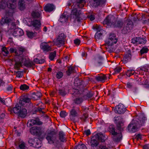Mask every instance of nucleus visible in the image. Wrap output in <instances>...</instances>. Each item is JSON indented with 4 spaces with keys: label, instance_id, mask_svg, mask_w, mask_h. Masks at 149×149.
Instances as JSON below:
<instances>
[{
    "label": "nucleus",
    "instance_id": "obj_1",
    "mask_svg": "<svg viewBox=\"0 0 149 149\" xmlns=\"http://www.w3.org/2000/svg\"><path fill=\"white\" fill-rule=\"evenodd\" d=\"M6 7L11 9L8 11L6 10V17L4 18H2L0 21V24L1 25L4 24H8L11 21V19L9 18V16H12L13 14V9L15 8V6L12 3L8 1L7 0H3L0 2V9H4Z\"/></svg>",
    "mask_w": 149,
    "mask_h": 149
},
{
    "label": "nucleus",
    "instance_id": "obj_2",
    "mask_svg": "<svg viewBox=\"0 0 149 149\" xmlns=\"http://www.w3.org/2000/svg\"><path fill=\"white\" fill-rule=\"evenodd\" d=\"M146 120V118L145 117L140 118L139 119L136 118L133 119L128 126V131L131 132H134L137 131L138 129L144 124Z\"/></svg>",
    "mask_w": 149,
    "mask_h": 149
},
{
    "label": "nucleus",
    "instance_id": "obj_3",
    "mask_svg": "<svg viewBox=\"0 0 149 149\" xmlns=\"http://www.w3.org/2000/svg\"><path fill=\"white\" fill-rule=\"evenodd\" d=\"M103 24H107L108 26L111 27L120 29L125 25L122 21L120 20L116 21L114 17H110L108 16L104 19L103 22Z\"/></svg>",
    "mask_w": 149,
    "mask_h": 149
},
{
    "label": "nucleus",
    "instance_id": "obj_4",
    "mask_svg": "<svg viewBox=\"0 0 149 149\" xmlns=\"http://www.w3.org/2000/svg\"><path fill=\"white\" fill-rule=\"evenodd\" d=\"M105 141V136L101 133H97L93 136L92 137L90 141V145L93 148L97 146L99 144L98 141L101 142Z\"/></svg>",
    "mask_w": 149,
    "mask_h": 149
},
{
    "label": "nucleus",
    "instance_id": "obj_5",
    "mask_svg": "<svg viewBox=\"0 0 149 149\" xmlns=\"http://www.w3.org/2000/svg\"><path fill=\"white\" fill-rule=\"evenodd\" d=\"M109 127L110 132L113 135L112 137L113 141L118 142L120 141L122 138V133L121 132L118 133L115 132V127L113 125H110Z\"/></svg>",
    "mask_w": 149,
    "mask_h": 149
},
{
    "label": "nucleus",
    "instance_id": "obj_6",
    "mask_svg": "<svg viewBox=\"0 0 149 149\" xmlns=\"http://www.w3.org/2000/svg\"><path fill=\"white\" fill-rule=\"evenodd\" d=\"M22 63H23L25 66L29 67H31L34 65L33 62L26 60L25 58H22L21 61H17L15 62L14 65L15 68L17 70H19V68L22 66Z\"/></svg>",
    "mask_w": 149,
    "mask_h": 149
},
{
    "label": "nucleus",
    "instance_id": "obj_7",
    "mask_svg": "<svg viewBox=\"0 0 149 149\" xmlns=\"http://www.w3.org/2000/svg\"><path fill=\"white\" fill-rule=\"evenodd\" d=\"M126 26H124L122 30V32L123 34L127 33L132 29L133 24L132 21L130 19H127L126 20Z\"/></svg>",
    "mask_w": 149,
    "mask_h": 149
},
{
    "label": "nucleus",
    "instance_id": "obj_8",
    "mask_svg": "<svg viewBox=\"0 0 149 149\" xmlns=\"http://www.w3.org/2000/svg\"><path fill=\"white\" fill-rule=\"evenodd\" d=\"M56 133L54 130L49 131L46 138L50 144H53L56 138Z\"/></svg>",
    "mask_w": 149,
    "mask_h": 149
},
{
    "label": "nucleus",
    "instance_id": "obj_9",
    "mask_svg": "<svg viewBox=\"0 0 149 149\" xmlns=\"http://www.w3.org/2000/svg\"><path fill=\"white\" fill-rule=\"evenodd\" d=\"M31 99L27 95H22L20 98L19 103V104L23 106L26 105V104L29 103L31 101Z\"/></svg>",
    "mask_w": 149,
    "mask_h": 149
},
{
    "label": "nucleus",
    "instance_id": "obj_10",
    "mask_svg": "<svg viewBox=\"0 0 149 149\" xmlns=\"http://www.w3.org/2000/svg\"><path fill=\"white\" fill-rule=\"evenodd\" d=\"M114 109V111L116 113L118 114H123L126 111V108L124 105L121 103L119 104Z\"/></svg>",
    "mask_w": 149,
    "mask_h": 149
},
{
    "label": "nucleus",
    "instance_id": "obj_11",
    "mask_svg": "<svg viewBox=\"0 0 149 149\" xmlns=\"http://www.w3.org/2000/svg\"><path fill=\"white\" fill-rule=\"evenodd\" d=\"M42 124V122L40 121L39 118H36L35 119H31L29 120L27 125L31 127L34 125H41Z\"/></svg>",
    "mask_w": 149,
    "mask_h": 149
},
{
    "label": "nucleus",
    "instance_id": "obj_12",
    "mask_svg": "<svg viewBox=\"0 0 149 149\" xmlns=\"http://www.w3.org/2000/svg\"><path fill=\"white\" fill-rule=\"evenodd\" d=\"M144 38H133L132 39V43L133 44H145L146 43Z\"/></svg>",
    "mask_w": 149,
    "mask_h": 149
},
{
    "label": "nucleus",
    "instance_id": "obj_13",
    "mask_svg": "<svg viewBox=\"0 0 149 149\" xmlns=\"http://www.w3.org/2000/svg\"><path fill=\"white\" fill-rule=\"evenodd\" d=\"M40 48L43 50L44 52L47 53L52 51V48L50 46L48 45L46 42H43L41 44Z\"/></svg>",
    "mask_w": 149,
    "mask_h": 149
},
{
    "label": "nucleus",
    "instance_id": "obj_14",
    "mask_svg": "<svg viewBox=\"0 0 149 149\" xmlns=\"http://www.w3.org/2000/svg\"><path fill=\"white\" fill-rule=\"evenodd\" d=\"M24 34L23 31L20 28H16L15 29V31L13 34L15 37H19Z\"/></svg>",
    "mask_w": 149,
    "mask_h": 149
},
{
    "label": "nucleus",
    "instance_id": "obj_15",
    "mask_svg": "<svg viewBox=\"0 0 149 149\" xmlns=\"http://www.w3.org/2000/svg\"><path fill=\"white\" fill-rule=\"evenodd\" d=\"M118 41V39L116 38H109L105 41L106 43L109 46H112L114 44H116Z\"/></svg>",
    "mask_w": 149,
    "mask_h": 149
},
{
    "label": "nucleus",
    "instance_id": "obj_16",
    "mask_svg": "<svg viewBox=\"0 0 149 149\" xmlns=\"http://www.w3.org/2000/svg\"><path fill=\"white\" fill-rule=\"evenodd\" d=\"M131 55L130 50H128V52L124 56L123 59V61L125 63H126L131 59Z\"/></svg>",
    "mask_w": 149,
    "mask_h": 149
},
{
    "label": "nucleus",
    "instance_id": "obj_17",
    "mask_svg": "<svg viewBox=\"0 0 149 149\" xmlns=\"http://www.w3.org/2000/svg\"><path fill=\"white\" fill-rule=\"evenodd\" d=\"M95 63L97 66H100L102 64L103 57L100 55H98L95 59Z\"/></svg>",
    "mask_w": 149,
    "mask_h": 149
},
{
    "label": "nucleus",
    "instance_id": "obj_18",
    "mask_svg": "<svg viewBox=\"0 0 149 149\" xmlns=\"http://www.w3.org/2000/svg\"><path fill=\"white\" fill-rule=\"evenodd\" d=\"M64 41L63 38H57L54 40V44L56 45H63L64 44Z\"/></svg>",
    "mask_w": 149,
    "mask_h": 149
},
{
    "label": "nucleus",
    "instance_id": "obj_19",
    "mask_svg": "<svg viewBox=\"0 0 149 149\" xmlns=\"http://www.w3.org/2000/svg\"><path fill=\"white\" fill-rule=\"evenodd\" d=\"M32 25L34 27L35 29L38 30L39 29L41 25L40 21L38 20H35L32 22Z\"/></svg>",
    "mask_w": 149,
    "mask_h": 149
},
{
    "label": "nucleus",
    "instance_id": "obj_20",
    "mask_svg": "<svg viewBox=\"0 0 149 149\" xmlns=\"http://www.w3.org/2000/svg\"><path fill=\"white\" fill-rule=\"evenodd\" d=\"M81 11L80 10L77 9L76 8H74L72 10L71 16L73 15L75 16V17H79L81 14Z\"/></svg>",
    "mask_w": 149,
    "mask_h": 149
},
{
    "label": "nucleus",
    "instance_id": "obj_21",
    "mask_svg": "<svg viewBox=\"0 0 149 149\" xmlns=\"http://www.w3.org/2000/svg\"><path fill=\"white\" fill-rule=\"evenodd\" d=\"M76 97L73 100V103L77 105L81 104L83 101V99L81 97H79L78 96H76Z\"/></svg>",
    "mask_w": 149,
    "mask_h": 149
},
{
    "label": "nucleus",
    "instance_id": "obj_22",
    "mask_svg": "<svg viewBox=\"0 0 149 149\" xmlns=\"http://www.w3.org/2000/svg\"><path fill=\"white\" fill-rule=\"evenodd\" d=\"M73 108V109H72L70 112V117L71 120H75V118L77 116V113L76 111L74 109V107Z\"/></svg>",
    "mask_w": 149,
    "mask_h": 149
},
{
    "label": "nucleus",
    "instance_id": "obj_23",
    "mask_svg": "<svg viewBox=\"0 0 149 149\" xmlns=\"http://www.w3.org/2000/svg\"><path fill=\"white\" fill-rule=\"evenodd\" d=\"M27 114V110L25 108L20 109V111L18 115L19 116L22 118H24L26 116Z\"/></svg>",
    "mask_w": 149,
    "mask_h": 149
},
{
    "label": "nucleus",
    "instance_id": "obj_24",
    "mask_svg": "<svg viewBox=\"0 0 149 149\" xmlns=\"http://www.w3.org/2000/svg\"><path fill=\"white\" fill-rule=\"evenodd\" d=\"M68 15L64 13L61 16L59 20L62 23L65 22L68 20Z\"/></svg>",
    "mask_w": 149,
    "mask_h": 149
},
{
    "label": "nucleus",
    "instance_id": "obj_25",
    "mask_svg": "<svg viewBox=\"0 0 149 149\" xmlns=\"http://www.w3.org/2000/svg\"><path fill=\"white\" fill-rule=\"evenodd\" d=\"M18 6L19 8L21 10H23L25 8L24 2V0H19Z\"/></svg>",
    "mask_w": 149,
    "mask_h": 149
},
{
    "label": "nucleus",
    "instance_id": "obj_26",
    "mask_svg": "<svg viewBox=\"0 0 149 149\" xmlns=\"http://www.w3.org/2000/svg\"><path fill=\"white\" fill-rule=\"evenodd\" d=\"M95 78L98 81L104 82V81L107 79V77L105 75L102 74L96 77Z\"/></svg>",
    "mask_w": 149,
    "mask_h": 149
},
{
    "label": "nucleus",
    "instance_id": "obj_27",
    "mask_svg": "<svg viewBox=\"0 0 149 149\" xmlns=\"http://www.w3.org/2000/svg\"><path fill=\"white\" fill-rule=\"evenodd\" d=\"M54 9V6L51 4H47L44 7V10L47 12H50Z\"/></svg>",
    "mask_w": 149,
    "mask_h": 149
},
{
    "label": "nucleus",
    "instance_id": "obj_28",
    "mask_svg": "<svg viewBox=\"0 0 149 149\" xmlns=\"http://www.w3.org/2000/svg\"><path fill=\"white\" fill-rule=\"evenodd\" d=\"M42 96V93L40 92H38L36 93H32V97L34 100H37L40 98Z\"/></svg>",
    "mask_w": 149,
    "mask_h": 149
},
{
    "label": "nucleus",
    "instance_id": "obj_29",
    "mask_svg": "<svg viewBox=\"0 0 149 149\" xmlns=\"http://www.w3.org/2000/svg\"><path fill=\"white\" fill-rule=\"evenodd\" d=\"M85 1V0H76L77 7L82 8L84 6L83 3H84Z\"/></svg>",
    "mask_w": 149,
    "mask_h": 149
},
{
    "label": "nucleus",
    "instance_id": "obj_30",
    "mask_svg": "<svg viewBox=\"0 0 149 149\" xmlns=\"http://www.w3.org/2000/svg\"><path fill=\"white\" fill-rule=\"evenodd\" d=\"M44 128L40 127H38V132H37L36 136L39 137L42 134L45 133Z\"/></svg>",
    "mask_w": 149,
    "mask_h": 149
},
{
    "label": "nucleus",
    "instance_id": "obj_31",
    "mask_svg": "<svg viewBox=\"0 0 149 149\" xmlns=\"http://www.w3.org/2000/svg\"><path fill=\"white\" fill-rule=\"evenodd\" d=\"M38 129V127L37 126L32 127L30 129V132L31 134L36 136Z\"/></svg>",
    "mask_w": 149,
    "mask_h": 149
},
{
    "label": "nucleus",
    "instance_id": "obj_32",
    "mask_svg": "<svg viewBox=\"0 0 149 149\" xmlns=\"http://www.w3.org/2000/svg\"><path fill=\"white\" fill-rule=\"evenodd\" d=\"M106 0H93L94 4L96 6H97L100 5H102L106 1Z\"/></svg>",
    "mask_w": 149,
    "mask_h": 149
},
{
    "label": "nucleus",
    "instance_id": "obj_33",
    "mask_svg": "<svg viewBox=\"0 0 149 149\" xmlns=\"http://www.w3.org/2000/svg\"><path fill=\"white\" fill-rule=\"evenodd\" d=\"M20 109V107L18 104H17L15 107L13 109V111L15 113H18L19 114Z\"/></svg>",
    "mask_w": 149,
    "mask_h": 149
},
{
    "label": "nucleus",
    "instance_id": "obj_34",
    "mask_svg": "<svg viewBox=\"0 0 149 149\" xmlns=\"http://www.w3.org/2000/svg\"><path fill=\"white\" fill-rule=\"evenodd\" d=\"M58 92L60 95L62 96H64L66 94V92L65 91V88L64 87L62 88L59 89Z\"/></svg>",
    "mask_w": 149,
    "mask_h": 149
},
{
    "label": "nucleus",
    "instance_id": "obj_35",
    "mask_svg": "<svg viewBox=\"0 0 149 149\" xmlns=\"http://www.w3.org/2000/svg\"><path fill=\"white\" fill-rule=\"evenodd\" d=\"M26 33L27 36L28 37H36L37 33H33L32 31H30L29 30L26 31Z\"/></svg>",
    "mask_w": 149,
    "mask_h": 149
},
{
    "label": "nucleus",
    "instance_id": "obj_36",
    "mask_svg": "<svg viewBox=\"0 0 149 149\" xmlns=\"http://www.w3.org/2000/svg\"><path fill=\"white\" fill-rule=\"evenodd\" d=\"M59 139L62 142H64L65 140L64 134L63 132L61 131L59 132Z\"/></svg>",
    "mask_w": 149,
    "mask_h": 149
},
{
    "label": "nucleus",
    "instance_id": "obj_37",
    "mask_svg": "<svg viewBox=\"0 0 149 149\" xmlns=\"http://www.w3.org/2000/svg\"><path fill=\"white\" fill-rule=\"evenodd\" d=\"M74 68L72 66H70L68 68V70L66 71V74L68 75H70V74L74 72Z\"/></svg>",
    "mask_w": 149,
    "mask_h": 149
},
{
    "label": "nucleus",
    "instance_id": "obj_38",
    "mask_svg": "<svg viewBox=\"0 0 149 149\" xmlns=\"http://www.w3.org/2000/svg\"><path fill=\"white\" fill-rule=\"evenodd\" d=\"M31 15L32 17L34 18H38L40 16V13L36 10L33 11Z\"/></svg>",
    "mask_w": 149,
    "mask_h": 149
},
{
    "label": "nucleus",
    "instance_id": "obj_39",
    "mask_svg": "<svg viewBox=\"0 0 149 149\" xmlns=\"http://www.w3.org/2000/svg\"><path fill=\"white\" fill-rule=\"evenodd\" d=\"M103 32V31L102 30H100V31H97L95 35V37H100L104 36V33Z\"/></svg>",
    "mask_w": 149,
    "mask_h": 149
},
{
    "label": "nucleus",
    "instance_id": "obj_40",
    "mask_svg": "<svg viewBox=\"0 0 149 149\" xmlns=\"http://www.w3.org/2000/svg\"><path fill=\"white\" fill-rule=\"evenodd\" d=\"M56 51H54L53 52H51L49 55V59L51 61L53 60L56 56Z\"/></svg>",
    "mask_w": 149,
    "mask_h": 149
},
{
    "label": "nucleus",
    "instance_id": "obj_41",
    "mask_svg": "<svg viewBox=\"0 0 149 149\" xmlns=\"http://www.w3.org/2000/svg\"><path fill=\"white\" fill-rule=\"evenodd\" d=\"M134 73V71L132 70H128L126 73V75L128 77L133 75Z\"/></svg>",
    "mask_w": 149,
    "mask_h": 149
},
{
    "label": "nucleus",
    "instance_id": "obj_42",
    "mask_svg": "<svg viewBox=\"0 0 149 149\" xmlns=\"http://www.w3.org/2000/svg\"><path fill=\"white\" fill-rule=\"evenodd\" d=\"M36 139V140L35 141V142H36L37 143H35L33 146L37 148H39L41 146V144L40 143V142L39 139Z\"/></svg>",
    "mask_w": 149,
    "mask_h": 149
},
{
    "label": "nucleus",
    "instance_id": "obj_43",
    "mask_svg": "<svg viewBox=\"0 0 149 149\" xmlns=\"http://www.w3.org/2000/svg\"><path fill=\"white\" fill-rule=\"evenodd\" d=\"M35 141L33 139L29 138L28 142L29 143L31 144V146H33L35 144L37 143L36 142H35Z\"/></svg>",
    "mask_w": 149,
    "mask_h": 149
},
{
    "label": "nucleus",
    "instance_id": "obj_44",
    "mask_svg": "<svg viewBox=\"0 0 149 149\" xmlns=\"http://www.w3.org/2000/svg\"><path fill=\"white\" fill-rule=\"evenodd\" d=\"M19 147L20 149H25V143L24 142H21L19 144Z\"/></svg>",
    "mask_w": 149,
    "mask_h": 149
},
{
    "label": "nucleus",
    "instance_id": "obj_45",
    "mask_svg": "<svg viewBox=\"0 0 149 149\" xmlns=\"http://www.w3.org/2000/svg\"><path fill=\"white\" fill-rule=\"evenodd\" d=\"M29 88V86L26 84L22 85L20 86V88L22 91H25L28 89Z\"/></svg>",
    "mask_w": 149,
    "mask_h": 149
},
{
    "label": "nucleus",
    "instance_id": "obj_46",
    "mask_svg": "<svg viewBox=\"0 0 149 149\" xmlns=\"http://www.w3.org/2000/svg\"><path fill=\"white\" fill-rule=\"evenodd\" d=\"M148 51V49L147 48L143 47L140 50V53L141 55H142L145 53L147 52Z\"/></svg>",
    "mask_w": 149,
    "mask_h": 149
},
{
    "label": "nucleus",
    "instance_id": "obj_47",
    "mask_svg": "<svg viewBox=\"0 0 149 149\" xmlns=\"http://www.w3.org/2000/svg\"><path fill=\"white\" fill-rule=\"evenodd\" d=\"M74 149H86V146L84 144L76 146Z\"/></svg>",
    "mask_w": 149,
    "mask_h": 149
},
{
    "label": "nucleus",
    "instance_id": "obj_48",
    "mask_svg": "<svg viewBox=\"0 0 149 149\" xmlns=\"http://www.w3.org/2000/svg\"><path fill=\"white\" fill-rule=\"evenodd\" d=\"M123 123L122 122L120 121L118 122L117 125L118 129L119 130H120L122 129L121 127L123 126Z\"/></svg>",
    "mask_w": 149,
    "mask_h": 149
},
{
    "label": "nucleus",
    "instance_id": "obj_49",
    "mask_svg": "<svg viewBox=\"0 0 149 149\" xmlns=\"http://www.w3.org/2000/svg\"><path fill=\"white\" fill-rule=\"evenodd\" d=\"M2 51L3 52V54L4 56H6L9 53L8 51L7 50L6 47L2 48Z\"/></svg>",
    "mask_w": 149,
    "mask_h": 149
},
{
    "label": "nucleus",
    "instance_id": "obj_50",
    "mask_svg": "<svg viewBox=\"0 0 149 149\" xmlns=\"http://www.w3.org/2000/svg\"><path fill=\"white\" fill-rule=\"evenodd\" d=\"M63 76V73L61 71L58 72L56 74V78L58 79H60Z\"/></svg>",
    "mask_w": 149,
    "mask_h": 149
},
{
    "label": "nucleus",
    "instance_id": "obj_51",
    "mask_svg": "<svg viewBox=\"0 0 149 149\" xmlns=\"http://www.w3.org/2000/svg\"><path fill=\"white\" fill-rule=\"evenodd\" d=\"M115 121L116 122L118 121V122L120 121L122 122L123 118L121 116H118L116 117H114Z\"/></svg>",
    "mask_w": 149,
    "mask_h": 149
},
{
    "label": "nucleus",
    "instance_id": "obj_52",
    "mask_svg": "<svg viewBox=\"0 0 149 149\" xmlns=\"http://www.w3.org/2000/svg\"><path fill=\"white\" fill-rule=\"evenodd\" d=\"M88 117V114L87 113H84L81 119L84 121H86V119Z\"/></svg>",
    "mask_w": 149,
    "mask_h": 149
},
{
    "label": "nucleus",
    "instance_id": "obj_53",
    "mask_svg": "<svg viewBox=\"0 0 149 149\" xmlns=\"http://www.w3.org/2000/svg\"><path fill=\"white\" fill-rule=\"evenodd\" d=\"M73 93H72L73 95L75 96L76 95H77L80 93V92L77 89H74L73 90Z\"/></svg>",
    "mask_w": 149,
    "mask_h": 149
},
{
    "label": "nucleus",
    "instance_id": "obj_54",
    "mask_svg": "<svg viewBox=\"0 0 149 149\" xmlns=\"http://www.w3.org/2000/svg\"><path fill=\"white\" fill-rule=\"evenodd\" d=\"M16 74V76L18 78H21L22 77V76L23 75V72H21L20 71H17L15 72Z\"/></svg>",
    "mask_w": 149,
    "mask_h": 149
},
{
    "label": "nucleus",
    "instance_id": "obj_55",
    "mask_svg": "<svg viewBox=\"0 0 149 149\" xmlns=\"http://www.w3.org/2000/svg\"><path fill=\"white\" fill-rule=\"evenodd\" d=\"M10 52L11 53H12L14 52H15V55L16 56H19L20 54H19L17 53L16 49H14L13 48H10Z\"/></svg>",
    "mask_w": 149,
    "mask_h": 149
},
{
    "label": "nucleus",
    "instance_id": "obj_56",
    "mask_svg": "<svg viewBox=\"0 0 149 149\" xmlns=\"http://www.w3.org/2000/svg\"><path fill=\"white\" fill-rule=\"evenodd\" d=\"M74 44L76 45H79L81 42L80 40L78 38H76L74 40Z\"/></svg>",
    "mask_w": 149,
    "mask_h": 149
},
{
    "label": "nucleus",
    "instance_id": "obj_57",
    "mask_svg": "<svg viewBox=\"0 0 149 149\" xmlns=\"http://www.w3.org/2000/svg\"><path fill=\"white\" fill-rule=\"evenodd\" d=\"M67 115V113L64 111H62L60 113V116L62 118H64Z\"/></svg>",
    "mask_w": 149,
    "mask_h": 149
},
{
    "label": "nucleus",
    "instance_id": "obj_58",
    "mask_svg": "<svg viewBox=\"0 0 149 149\" xmlns=\"http://www.w3.org/2000/svg\"><path fill=\"white\" fill-rule=\"evenodd\" d=\"M127 88L130 89L132 88L133 87V85L132 83L129 82H128L127 84Z\"/></svg>",
    "mask_w": 149,
    "mask_h": 149
},
{
    "label": "nucleus",
    "instance_id": "obj_59",
    "mask_svg": "<svg viewBox=\"0 0 149 149\" xmlns=\"http://www.w3.org/2000/svg\"><path fill=\"white\" fill-rule=\"evenodd\" d=\"M122 68L120 67H116L114 69L115 72L116 73H118L120 72Z\"/></svg>",
    "mask_w": 149,
    "mask_h": 149
},
{
    "label": "nucleus",
    "instance_id": "obj_60",
    "mask_svg": "<svg viewBox=\"0 0 149 149\" xmlns=\"http://www.w3.org/2000/svg\"><path fill=\"white\" fill-rule=\"evenodd\" d=\"M100 26H98L97 25H96L95 26H93V29H96L97 31H100Z\"/></svg>",
    "mask_w": 149,
    "mask_h": 149
},
{
    "label": "nucleus",
    "instance_id": "obj_61",
    "mask_svg": "<svg viewBox=\"0 0 149 149\" xmlns=\"http://www.w3.org/2000/svg\"><path fill=\"white\" fill-rule=\"evenodd\" d=\"M88 18L90 19L91 21H93L95 17L94 15H88Z\"/></svg>",
    "mask_w": 149,
    "mask_h": 149
},
{
    "label": "nucleus",
    "instance_id": "obj_62",
    "mask_svg": "<svg viewBox=\"0 0 149 149\" xmlns=\"http://www.w3.org/2000/svg\"><path fill=\"white\" fill-rule=\"evenodd\" d=\"M93 93H91V92L88 93L87 94V95H86V96L88 98H90L92 97L93 96Z\"/></svg>",
    "mask_w": 149,
    "mask_h": 149
},
{
    "label": "nucleus",
    "instance_id": "obj_63",
    "mask_svg": "<svg viewBox=\"0 0 149 149\" xmlns=\"http://www.w3.org/2000/svg\"><path fill=\"white\" fill-rule=\"evenodd\" d=\"M84 133L86 134V135L88 136L91 134L90 130L88 129L84 131Z\"/></svg>",
    "mask_w": 149,
    "mask_h": 149
},
{
    "label": "nucleus",
    "instance_id": "obj_64",
    "mask_svg": "<svg viewBox=\"0 0 149 149\" xmlns=\"http://www.w3.org/2000/svg\"><path fill=\"white\" fill-rule=\"evenodd\" d=\"M98 149H108L105 146L100 145Z\"/></svg>",
    "mask_w": 149,
    "mask_h": 149
}]
</instances>
